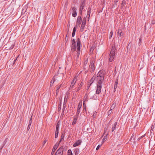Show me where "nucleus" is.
<instances>
[{
    "instance_id": "nucleus-51",
    "label": "nucleus",
    "mask_w": 155,
    "mask_h": 155,
    "mask_svg": "<svg viewBox=\"0 0 155 155\" xmlns=\"http://www.w3.org/2000/svg\"><path fill=\"white\" fill-rule=\"evenodd\" d=\"M100 145H98L97 146V148H96V150H98L99 149V148L100 147Z\"/></svg>"
},
{
    "instance_id": "nucleus-61",
    "label": "nucleus",
    "mask_w": 155,
    "mask_h": 155,
    "mask_svg": "<svg viewBox=\"0 0 155 155\" xmlns=\"http://www.w3.org/2000/svg\"><path fill=\"white\" fill-rule=\"evenodd\" d=\"M64 111L62 110V112L61 113V115H64Z\"/></svg>"
},
{
    "instance_id": "nucleus-37",
    "label": "nucleus",
    "mask_w": 155,
    "mask_h": 155,
    "mask_svg": "<svg viewBox=\"0 0 155 155\" xmlns=\"http://www.w3.org/2000/svg\"><path fill=\"white\" fill-rule=\"evenodd\" d=\"M58 134H59V132H55V138H57L58 137Z\"/></svg>"
},
{
    "instance_id": "nucleus-15",
    "label": "nucleus",
    "mask_w": 155,
    "mask_h": 155,
    "mask_svg": "<svg viewBox=\"0 0 155 155\" xmlns=\"http://www.w3.org/2000/svg\"><path fill=\"white\" fill-rule=\"evenodd\" d=\"M81 21L82 18L80 16H78L76 21L77 24H80L81 22Z\"/></svg>"
},
{
    "instance_id": "nucleus-60",
    "label": "nucleus",
    "mask_w": 155,
    "mask_h": 155,
    "mask_svg": "<svg viewBox=\"0 0 155 155\" xmlns=\"http://www.w3.org/2000/svg\"><path fill=\"white\" fill-rule=\"evenodd\" d=\"M78 58H78V59H77V58H76V62H77V63H78Z\"/></svg>"
},
{
    "instance_id": "nucleus-57",
    "label": "nucleus",
    "mask_w": 155,
    "mask_h": 155,
    "mask_svg": "<svg viewBox=\"0 0 155 155\" xmlns=\"http://www.w3.org/2000/svg\"><path fill=\"white\" fill-rule=\"evenodd\" d=\"M30 126H29V125H28V127H27V130H28L30 129Z\"/></svg>"
},
{
    "instance_id": "nucleus-3",
    "label": "nucleus",
    "mask_w": 155,
    "mask_h": 155,
    "mask_svg": "<svg viewBox=\"0 0 155 155\" xmlns=\"http://www.w3.org/2000/svg\"><path fill=\"white\" fill-rule=\"evenodd\" d=\"M77 59L79 58V55L80 53V47H81V40L80 38H78L77 39Z\"/></svg>"
},
{
    "instance_id": "nucleus-32",
    "label": "nucleus",
    "mask_w": 155,
    "mask_h": 155,
    "mask_svg": "<svg viewBox=\"0 0 155 155\" xmlns=\"http://www.w3.org/2000/svg\"><path fill=\"white\" fill-rule=\"evenodd\" d=\"M32 116H31L30 119V120H29V123H28V125L29 126H31V122H32V121H31V120H32Z\"/></svg>"
},
{
    "instance_id": "nucleus-42",
    "label": "nucleus",
    "mask_w": 155,
    "mask_h": 155,
    "mask_svg": "<svg viewBox=\"0 0 155 155\" xmlns=\"http://www.w3.org/2000/svg\"><path fill=\"white\" fill-rule=\"evenodd\" d=\"M7 138L6 139L5 141H4L3 143V146H4L5 144H6V143L7 142Z\"/></svg>"
},
{
    "instance_id": "nucleus-19",
    "label": "nucleus",
    "mask_w": 155,
    "mask_h": 155,
    "mask_svg": "<svg viewBox=\"0 0 155 155\" xmlns=\"http://www.w3.org/2000/svg\"><path fill=\"white\" fill-rule=\"evenodd\" d=\"M55 81V78H54V77H53L52 80H51V82H50V87H51L53 86V84L54 83Z\"/></svg>"
},
{
    "instance_id": "nucleus-52",
    "label": "nucleus",
    "mask_w": 155,
    "mask_h": 155,
    "mask_svg": "<svg viewBox=\"0 0 155 155\" xmlns=\"http://www.w3.org/2000/svg\"><path fill=\"white\" fill-rule=\"evenodd\" d=\"M61 84H60V85H59L57 87V90H59V89L61 87Z\"/></svg>"
},
{
    "instance_id": "nucleus-1",
    "label": "nucleus",
    "mask_w": 155,
    "mask_h": 155,
    "mask_svg": "<svg viewBox=\"0 0 155 155\" xmlns=\"http://www.w3.org/2000/svg\"><path fill=\"white\" fill-rule=\"evenodd\" d=\"M105 75V71L104 70H101L98 72L96 78L97 84H102Z\"/></svg>"
},
{
    "instance_id": "nucleus-43",
    "label": "nucleus",
    "mask_w": 155,
    "mask_h": 155,
    "mask_svg": "<svg viewBox=\"0 0 155 155\" xmlns=\"http://www.w3.org/2000/svg\"><path fill=\"white\" fill-rule=\"evenodd\" d=\"M111 112H112L111 110H109L107 112L108 116L109 115H110L111 113Z\"/></svg>"
},
{
    "instance_id": "nucleus-9",
    "label": "nucleus",
    "mask_w": 155,
    "mask_h": 155,
    "mask_svg": "<svg viewBox=\"0 0 155 155\" xmlns=\"http://www.w3.org/2000/svg\"><path fill=\"white\" fill-rule=\"evenodd\" d=\"M102 84H97L96 93L97 94H100L101 91Z\"/></svg>"
},
{
    "instance_id": "nucleus-17",
    "label": "nucleus",
    "mask_w": 155,
    "mask_h": 155,
    "mask_svg": "<svg viewBox=\"0 0 155 155\" xmlns=\"http://www.w3.org/2000/svg\"><path fill=\"white\" fill-rule=\"evenodd\" d=\"M59 126L60 124L59 123V122H58L56 125V128L55 132H59Z\"/></svg>"
},
{
    "instance_id": "nucleus-63",
    "label": "nucleus",
    "mask_w": 155,
    "mask_h": 155,
    "mask_svg": "<svg viewBox=\"0 0 155 155\" xmlns=\"http://www.w3.org/2000/svg\"><path fill=\"white\" fill-rule=\"evenodd\" d=\"M4 147L3 146H2V147H1V148H0V151L1 152V150L2 148L3 147Z\"/></svg>"
},
{
    "instance_id": "nucleus-20",
    "label": "nucleus",
    "mask_w": 155,
    "mask_h": 155,
    "mask_svg": "<svg viewBox=\"0 0 155 155\" xmlns=\"http://www.w3.org/2000/svg\"><path fill=\"white\" fill-rule=\"evenodd\" d=\"M126 1L125 0L123 1L120 6L121 8H122L124 7V6L126 5Z\"/></svg>"
},
{
    "instance_id": "nucleus-53",
    "label": "nucleus",
    "mask_w": 155,
    "mask_h": 155,
    "mask_svg": "<svg viewBox=\"0 0 155 155\" xmlns=\"http://www.w3.org/2000/svg\"><path fill=\"white\" fill-rule=\"evenodd\" d=\"M76 28L75 27H74L73 29V31L76 32Z\"/></svg>"
},
{
    "instance_id": "nucleus-55",
    "label": "nucleus",
    "mask_w": 155,
    "mask_h": 155,
    "mask_svg": "<svg viewBox=\"0 0 155 155\" xmlns=\"http://www.w3.org/2000/svg\"><path fill=\"white\" fill-rule=\"evenodd\" d=\"M144 136H142L140 137H139L138 139V140H140L142 137H143Z\"/></svg>"
},
{
    "instance_id": "nucleus-24",
    "label": "nucleus",
    "mask_w": 155,
    "mask_h": 155,
    "mask_svg": "<svg viewBox=\"0 0 155 155\" xmlns=\"http://www.w3.org/2000/svg\"><path fill=\"white\" fill-rule=\"evenodd\" d=\"M108 135V134H107L105 136L102 140V143H104V142H105L107 139V136Z\"/></svg>"
},
{
    "instance_id": "nucleus-34",
    "label": "nucleus",
    "mask_w": 155,
    "mask_h": 155,
    "mask_svg": "<svg viewBox=\"0 0 155 155\" xmlns=\"http://www.w3.org/2000/svg\"><path fill=\"white\" fill-rule=\"evenodd\" d=\"M61 103L60 104H58V111H60L61 110Z\"/></svg>"
},
{
    "instance_id": "nucleus-6",
    "label": "nucleus",
    "mask_w": 155,
    "mask_h": 155,
    "mask_svg": "<svg viewBox=\"0 0 155 155\" xmlns=\"http://www.w3.org/2000/svg\"><path fill=\"white\" fill-rule=\"evenodd\" d=\"M75 40L73 39L72 41V44L71 46V51L72 52H74L76 50V44L75 43Z\"/></svg>"
},
{
    "instance_id": "nucleus-29",
    "label": "nucleus",
    "mask_w": 155,
    "mask_h": 155,
    "mask_svg": "<svg viewBox=\"0 0 155 155\" xmlns=\"http://www.w3.org/2000/svg\"><path fill=\"white\" fill-rule=\"evenodd\" d=\"M68 155H72V152L71 150H68Z\"/></svg>"
},
{
    "instance_id": "nucleus-38",
    "label": "nucleus",
    "mask_w": 155,
    "mask_h": 155,
    "mask_svg": "<svg viewBox=\"0 0 155 155\" xmlns=\"http://www.w3.org/2000/svg\"><path fill=\"white\" fill-rule=\"evenodd\" d=\"M76 8L75 7H73L72 8V10L73 11V12H76Z\"/></svg>"
},
{
    "instance_id": "nucleus-31",
    "label": "nucleus",
    "mask_w": 155,
    "mask_h": 155,
    "mask_svg": "<svg viewBox=\"0 0 155 155\" xmlns=\"http://www.w3.org/2000/svg\"><path fill=\"white\" fill-rule=\"evenodd\" d=\"M77 13L76 12H73L72 14V15L74 17H75L77 16Z\"/></svg>"
},
{
    "instance_id": "nucleus-25",
    "label": "nucleus",
    "mask_w": 155,
    "mask_h": 155,
    "mask_svg": "<svg viewBox=\"0 0 155 155\" xmlns=\"http://www.w3.org/2000/svg\"><path fill=\"white\" fill-rule=\"evenodd\" d=\"M142 40V36H141L140 37L139 39V40L138 44L139 46L141 44Z\"/></svg>"
},
{
    "instance_id": "nucleus-27",
    "label": "nucleus",
    "mask_w": 155,
    "mask_h": 155,
    "mask_svg": "<svg viewBox=\"0 0 155 155\" xmlns=\"http://www.w3.org/2000/svg\"><path fill=\"white\" fill-rule=\"evenodd\" d=\"M91 8L89 7H88V10L87 12V15H89V14H90V13L91 12Z\"/></svg>"
},
{
    "instance_id": "nucleus-4",
    "label": "nucleus",
    "mask_w": 155,
    "mask_h": 155,
    "mask_svg": "<svg viewBox=\"0 0 155 155\" xmlns=\"http://www.w3.org/2000/svg\"><path fill=\"white\" fill-rule=\"evenodd\" d=\"M86 0H81L80 3L79 13L81 15L82 14V11L85 5Z\"/></svg>"
},
{
    "instance_id": "nucleus-59",
    "label": "nucleus",
    "mask_w": 155,
    "mask_h": 155,
    "mask_svg": "<svg viewBox=\"0 0 155 155\" xmlns=\"http://www.w3.org/2000/svg\"><path fill=\"white\" fill-rule=\"evenodd\" d=\"M154 126H152L151 127V130H152L154 128Z\"/></svg>"
},
{
    "instance_id": "nucleus-48",
    "label": "nucleus",
    "mask_w": 155,
    "mask_h": 155,
    "mask_svg": "<svg viewBox=\"0 0 155 155\" xmlns=\"http://www.w3.org/2000/svg\"><path fill=\"white\" fill-rule=\"evenodd\" d=\"M75 32H74H74L72 31V37H74V36L75 35Z\"/></svg>"
},
{
    "instance_id": "nucleus-16",
    "label": "nucleus",
    "mask_w": 155,
    "mask_h": 155,
    "mask_svg": "<svg viewBox=\"0 0 155 155\" xmlns=\"http://www.w3.org/2000/svg\"><path fill=\"white\" fill-rule=\"evenodd\" d=\"M117 123L116 122L114 123V125H112V131L113 132L114 130L115 129L116 126L117 124Z\"/></svg>"
},
{
    "instance_id": "nucleus-54",
    "label": "nucleus",
    "mask_w": 155,
    "mask_h": 155,
    "mask_svg": "<svg viewBox=\"0 0 155 155\" xmlns=\"http://www.w3.org/2000/svg\"><path fill=\"white\" fill-rule=\"evenodd\" d=\"M65 106H64H64H63V109H62V110L63 111H64V110H65Z\"/></svg>"
},
{
    "instance_id": "nucleus-28",
    "label": "nucleus",
    "mask_w": 155,
    "mask_h": 155,
    "mask_svg": "<svg viewBox=\"0 0 155 155\" xmlns=\"http://www.w3.org/2000/svg\"><path fill=\"white\" fill-rule=\"evenodd\" d=\"M82 82L80 83V84L79 85V86L78 87V88L77 90V91H78L81 88V87L82 86Z\"/></svg>"
},
{
    "instance_id": "nucleus-22",
    "label": "nucleus",
    "mask_w": 155,
    "mask_h": 155,
    "mask_svg": "<svg viewBox=\"0 0 155 155\" xmlns=\"http://www.w3.org/2000/svg\"><path fill=\"white\" fill-rule=\"evenodd\" d=\"M79 150L78 148H76L74 150V153L75 155H78L79 153Z\"/></svg>"
},
{
    "instance_id": "nucleus-46",
    "label": "nucleus",
    "mask_w": 155,
    "mask_h": 155,
    "mask_svg": "<svg viewBox=\"0 0 155 155\" xmlns=\"http://www.w3.org/2000/svg\"><path fill=\"white\" fill-rule=\"evenodd\" d=\"M86 17H87V19H88V21H89L90 17V14H89V15H87V14Z\"/></svg>"
},
{
    "instance_id": "nucleus-10",
    "label": "nucleus",
    "mask_w": 155,
    "mask_h": 155,
    "mask_svg": "<svg viewBox=\"0 0 155 155\" xmlns=\"http://www.w3.org/2000/svg\"><path fill=\"white\" fill-rule=\"evenodd\" d=\"M59 145V144L58 143L55 144V145L54 146L52 152H51V155H53L54 154V152H55V150H56L57 148L58 147Z\"/></svg>"
},
{
    "instance_id": "nucleus-62",
    "label": "nucleus",
    "mask_w": 155,
    "mask_h": 155,
    "mask_svg": "<svg viewBox=\"0 0 155 155\" xmlns=\"http://www.w3.org/2000/svg\"><path fill=\"white\" fill-rule=\"evenodd\" d=\"M84 29V28H83V29H81V32H82L83 31Z\"/></svg>"
},
{
    "instance_id": "nucleus-44",
    "label": "nucleus",
    "mask_w": 155,
    "mask_h": 155,
    "mask_svg": "<svg viewBox=\"0 0 155 155\" xmlns=\"http://www.w3.org/2000/svg\"><path fill=\"white\" fill-rule=\"evenodd\" d=\"M15 45H12L11 47L9 48V49H12L14 47Z\"/></svg>"
},
{
    "instance_id": "nucleus-45",
    "label": "nucleus",
    "mask_w": 155,
    "mask_h": 155,
    "mask_svg": "<svg viewBox=\"0 0 155 155\" xmlns=\"http://www.w3.org/2000/svg\"><path fill=\"white\" fill-rule=\"evenodd\" d=\"M68 39V36L67 37L66 36L65 38V41H64L65 43H66L67 42Z\"/></svg>"
},
{
    "instance_id": "nucleus-13",
    "label": "nucleus",
    "mask_w": 155,
    "mask_h": 155,
    "mask_svg": "<svg viewBox=\"0 0 155 155\" xmlns=\"http://www.w3.org/2000/svg\"><path fill=\"white\" fill-rule=\"evenodd\" d=\"M86 23V19L85 17H84L83 19L82 23V25L81 26V29L84 28L85 26V24Z\"/></svg>"
},
{
    "instance_id": "nucleus-30",
    "label": "nucleus",
    "mask_w": 155,
    "mask_h": 155,
    "mask_svg": "<svg viewBox=\"0 0 155 155\" xmlns=\"http://www.w3.org/2000/svg\"><path fill=\"white\" fill-rule=\"evenodd\" d=\"M135 137L136 136L134 135V133L132 134V135L130 138V139L129 140V141H130L132 140L133 137V140H134L135 138Z\"/></svg>"
},
{
    "instance_id": "nucleus-18",
    "label": "nucleus",
    "mask_w": 155,
    "mask_h": 155,
    "mask_svg": "<svg viewBox=\"0 0 155 155\" xmlns=\"http://www.w3.org/2000/svg\"><path fill=\"white\" fill-rule=\"evenodd\" d=\"M64 133H63L61 136V139L60 140V141H59V143H58V144H59L60 143L61 141L63 140H64Z\"/></svg>"
},
{
    "instance_id": "nucleus-36",
    "label": "nucleus",
    "mask_w": 155,
    "mask_h": 155,
    "mask_svg": "<svg viewBox=\"0 0 155 155\" xmlns=\"http://www.w3.org/2000/svg\"><path fill=\"white\" fill-rule=\"evenodd\" d=\"M115 106V105L114 104H113L110 107V110H112L114 108Z\"/></svg>"
},
{
    "instance_id": "nucleus-7",
    "label": "nucleus",
    "mask_w": 155,
    "mask_h": 155,
    "mask_svg": "<svg viewBox=\"0 0 155 155\" xmlns=\"http://www.w3.org/2000/svg\"><path fill=\"white\" fill-rule=\"evenodd\" d=\"M89 95L91 96L90 99H92L93 100H96L97 99V96L95 93H94V92L92 91H91L89 93Z\"/></svg>"
},
{
    "instance_id": "nucleus-64",
    "label": "nucleus",
    "mask_w": 155,
    "mask_h": 155,
    "mask_svg": "<svg viewBox=\"0 0 155 155\" xmlns=\"http://www.w3.org/2000/svg\"><path fill=\"white\" fill-rule=\"evenodd\" d=\"M58 92H59V90H57H57H56V94H57V93Z\"/></svg>"
},
{
    "instance_id": "nucleus-8",
    "label": "nucleus",
    "mask_w": 155,
    "mask_h": 155,
    "mask_svg": "<svg viewBox=\"0 0 155 155\" xmlns=\"http://www.w3.org/2000/svg\"><path fill=\"white\" fill-rule=\"evenodd\" d=\"M63 151V147H61L56 152L54 155H62Z\"/></svg>"
},
{
    "instance_id": "nucleus-26",
    "label": "nucleus",
    "mask_w": 155,
    "mask_h": 155,
    "mask_svg": "<svg viewBox=\"0 0 155 155\" xmlns=\"http://www.w3.org/2000/svg\"><path fill=\"white\" fill-rule=\"evenodd\" d=\"M119 29L117 33L119 34L120 36L121 37V36H123L124 34V32L122 31L119 33Z\"/></svg>"
},
{
    "instance_id": "nucleus-5",
    "label": "nucleus",
    "mask_w": 155,
    "mask_h": 155,
    "mask_svg": "<svg viewBox=\"0 0 155 155\" xmlns=\"http://www.w3.org/2000/svg\"><path fill=\"white\" fill-rule=\"evenodd\" d=\"M94 64V62L93 60H90L89 66V70L91 72H93L95 69Z\"/></svg>"
},
{
    "instance_id": "nucleus-11",
    "label": "nucleus",
    "mask_w": 155,
    "mask_h": 155,
    "mask_svg": "<svg viewBox=\"0 0 155 155\" xmlns=\"http://www.w3.org/2000/svg\"><path fill=\"white\" fill-rule=\"evenodd\" d=\"M77 78V77L75 76L74 78L73 79L72 81L71 82V83L70 87V88H72L74 86V84H75L76 82V80Z\"/></svg>"
},
{
    "instance_id": "nucleus-21",
    "label": "nucleus",
    "mask_w": 155,
    "mask_h": 155,
    "mask_svg": "<svg viewBox=\"0 0 155 155\" xmlns=\"http://www.w3.org/2000/svg\"><path fill=\"white\" fill-rule=\"evenodd\" d=\"M82 106V104L79 103L78 105V108L77 109V111H79V112H80V109L81 108Z\"/></svg>"
},
{
    "instance_id": "nucleus-40",
    "label": "nucleus",
    "mask_w": 155,
    "mask_h": 155,
    "mask_svg": "<svg viewBox=\"0 0 155 155\" xmlns=\"http://www.w3.org/2000/svg\"><path fill=\"white\" fill-rule=\"evenodd\" d=\"M117 2H114V3L113 5V6L112 7V8H115L117 6Z\"/></svg>"
},
{
    "instance_id": "nucleus-49",
    "label": "nucleus",
    "mask_w": 155,
    "mask_h": 155,
    "mask_svg": "<svg viewBox=\"0 0 155 155\" xmlns=\"http://www.w3.org/2000/svg\"><path fill=\"white\" fill-rule=\"evenodd\" d=\"M117 87V84H114V89H116V88Z\"/></svg>"
},
{
    "instance_id": "nucleus-50",
    "label": "nucleus",
    "mask_w": 155,
    "mask_h": 155,
    "mask_svg": "<svg viewBox=\"0 0 155 155\" xmlns=\"http://www.w3.org/2000/svg\"><path fill=\"white\" fill-rule=\"evenodd\" d=\"M107 125L105 127L104 133L106 132L107 129Z\"/></svg>"
},
{
    "instance_id": "nucleus-41",
    "label": "nucleus",
    "mask_w": 155,
    "mask_h": 155,
    "mask_svg": "<svg viewBox=\"0 0 155 155\" xmlns=\"http://www.w3.org/2000/svg\"><path fill=\"white\" fill-rule=\"evenodd\" d=\"M47 141V140L46 139H45L44 140L43 142V144H42V146H43L46 143Z\"/></svg>"
},
{
    "instance_id": "nucleus-14",
    "label": "nucleus",
    "mask_w": 155,
    "mask_h": 155,
    "mask_svg": "<svg viewBox=\"0 0 155 155\" xmlns=\"http://www.w3.org/2000/svg\"><path fill=\"white\" fill-rule=\"evenodd\" d=\"M96 75H94L91 78L90 81L89 82V83H90V85L92 84L94 80H96Z\"/></svg>"
},
{
    "instance_id": "nucleus-12",
    "label": "nucleus",
    "mask_w": 155,
    "mask_h": 155,
    "mask_svg": "<svg viewBox=\"0 0 155 155\" xmlns=\"http://www.w3.org/2000/svg\"><path fill=\"white\" fill-rule=\"evenodd\" d=\"M82 142V141L81 140H78L74 143L73 145V147H76L80 145Z\"/></svg>"
},
{
    "instance_id": "nucleus-2",
    "label": "nucleus",
    "mask_w": 155,
    "mask_h": 155,
    "mask_svg": "<svg viewBox=\"0 0 155 155\" xmlns=\"http://www.w3.org/2000/svg\"><path fill=\"white\" fill-rule=\"evenodd\" d=\"M116 49V47L115 44H113L109 55L110 58L109 61L110 62H111L114 60L115 57Z\"/></svg>"
},
{
    "instance_id": "nucleus-58",
    "label": "nucleus",
    "mask_w": 155,
    "mask_h": 155,
    "mask_svg": "<svg viewBox=\"0 0 155 155\" xmlns=\"http://www.w3.org/2000/svg\"><path fill=\"white\" fill-rule=\"evenodd\" d=\"M17 58L16 59H15L14 60V61H13V64H15V61H16L17 60Z\"/></svg>"
},
{
    "instance_id": "nucleus-35",
    "label": "nucleus",
    "mask_w": 155,
    "mask_h": 155,
    "mask_svg": "<svg viewBox=\"0 0 155 155\" xmlns=\"http://www.w3.org/2000/svg\"><path fill=\"white\" fill-rule=\"evenodd\" d=\"M113 35V32L112 31H111L109 35V39H110L111 38Z\"/></svg>"
},
{
    "instance_id": "nucleus-39",
    "label": "nucleus",
    "mask_w": 155,
    "mask_h": 155,
    "mask_svg": "<svg viewBox=\"0 0 155 155\" xmlns=\"http://www.w3.org/2000/svg\"><path fill=\"white\" fill-rule=\"evenodd\" d=\"M83 107L84 108V109H85V108H86V105L85 104V101H84L83 102Z\"/></svg>"
},
{
    "instance_id": "nucleus-47",
    "label": "nucleus",
    "mask_w": 155,
    "mask_h": 155,
    "mask_svg": "<svg viewBox=\"0 0 155 155\" xmlns=\"http://www.w3.org/2000/svg\"><path fill=\"white\" fill-rule=\"evenodd\" d=\"M151 24L153 25H154L155 24V20H153L151 22Z\"/></svg>"
},
{
    "instance_id": "nucleus-33",
    "label": "nucleus",
    "mask_w": 155,
    "mask_h": 155,
    "mask_svg": "<svg viewBox=\"0 0 155 155\" xmlns=\"http://www.w3.org/2000/svg\"><path fill=\"white\" fill-rule=\"evenodd\" d=\"M80 113V112H79V111H77V112L76 113V116L74 117H77V118H78Z\"/></svg>"
},
{
    "instance_id": "nucleus-23",
    "label": "nucleus",
    "mask_w": 155,
    "mask_h": 155,
    "mask_svg": "<svg viewBox=\"0 0 155 155\" xmlns=\"http://www.w3.org/2000/svg\"><path fill=\"white\" fill-rule=\"evenodd\" d=\"M78 119V118H77V117H74V121L72 124V125H74L76 124Z\"/></svg>"
},
{
    "instance_id": "nucleus-56",
    "label": "nucleus",
    "mask_w": 155,
    "mask_h": 155,
    "mask_svg": "<svg viewBox=\"0 0 155 155\" xmlns=\"http://www.w3.org/2000/svg\"><path fill=\"white\" fill-rule=\"evenodd\" d=\"M118 79H116V81H115V83L116 84H118Z\"/></svg>"
}]
</instances>
